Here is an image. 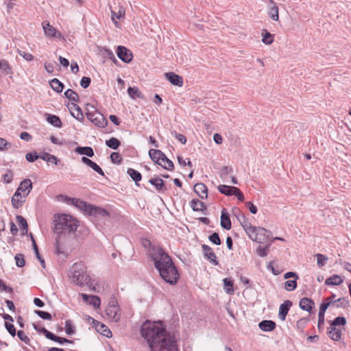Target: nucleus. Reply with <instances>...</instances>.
Returning a JSON list of instances; mask_svg holds the SVG:
<instances>
[{
  "mask_svg": "<svg viewBox=\"0 0 351 351\" xmlns=\"http://www.w3.org/2000/svg\"><path fill=\"white\" fill-rule=\"evenodd\" d=\"M141 334L151 351H178L176 340L161 322H145L141 325Z\"/></svg>",
  "mask_w": 351,
  "mask_h": 351,
  "instance_id": "obj_1",
  "label": "nucleus"
},
{
  "mask_svg": "<svg viewBox=\"0 0 351 351\" xmlns=\"http://www.w3.org/2000/svg\"><path fill=\"white\" fill-rule=\"evenodd\" d=\"M150 256L161 278L166 282L175 285L180 275L171 257L160 247L155 246L150 250Z\"/></svg>",
  "mask_w": 351,
  "mask_h": 351,
  "instance_id": "obj_2",
  "label": "nucleus"
},
{
  "mask_svg": "<svg viewBox=\"0 0 351 351\" xmlns=\"http://www.w3.org/2000/svg\"><path fill=\"white\" fill-rule=\"evenodd\" d=\"M60 197L64 202L74 205L77 208H79L80 210H83L85 215H91L96 217H105L109 216L108 211L103 208L88 204L85 202L76 198H70L64 195H61Z\"/></svg>",
  "mask_w": 351,
  "mask_h": 351,
  "instance_id": "obj_3",
  "label": "nucleus"
},
{
  "mask_svg": "<svg viewBox=\"0 0 351 351\" xmlns=\"http://www.w3.org/2000/svg\"><path fill=\"white\" fill-rule=\"evenodd\" d=\"M241 226L248 237L254 241L265 243L271 240V233L264 228L254 226L247 220L241 222Z\"/></svg>",
  "mask_w": 351,
  "mask_h": 351,
  "instance_id": "obj_4",
  "label": "nucleus"
},
{
  "mask_svg": "<svg viewBox=\"0 0 351 351\" xmlns=\"http://www.w3.org/2000/svg\"><path fill=\"white\" fill-rule=\"evenodd\" d=\"M69 277L71 282L78 286H84L90 282V277L86 273L85 268L82 263H74L69 270Z\"/></svg>",
  "mask_w": 351,
  "mask_h": 351,
  "instance_id": "obj_5",
  "label": "nucleus"
},
{
  "mask_svg": "<svg viewBox=\"0 0 351 351\" xmlns=\"http://www.w3.org/2000/svg\"><path fill=\"white\" fill-rule=\"evenodd\" d=\"M77 226V221L69 215H60L55 220V231L58 234L75 232Z\"/></svg>",
  "mask_w": 351,
  "mask_h": 351,
  "instance_id": "obj_6",
  "label": "nucleus"
},
{
  "mask_svg": "<svg viewBox=\"0 0 351 351\" xmlns=\"http://www.w3.org/2000/svg\"><path fill=\"white\" fill-rule=\"evenodd\" d=\"M86 115L90 121L99 128H105L108 124L107 119L93 105L86 106Z\"/></svg>",
  "mask_w": 351,
  "mask_h": 351,
  "instance_id": "obj_7",
  "label": "nucleus"
},
{
  "mask_svg": "<svg viewBox=\"0 0 351 351\" xmlns=\"http://www.w3.org/2000/svg\"><path fill=\"white\" fill-rule=\"evenodd\" d=\"M106 315L107 318L112 322H117L121 318V313L117 302L114 299H111L106 308Z\"/></svg>",
  "mask_w": 351,
  "mask_h": 351,
  "instance_id": "obj_8",
  "label": "nucleus"
},
{
  "mask_svg": "<svg viewBox=\"0 0 351 351\" xmlns=\"http://www.w3.org/2000/svg\"><path fill=\"white\" fill-rule=\"evenodd\" d=\"M42 27L44 31V34L49 38H58L64 39V37L61 32L58 31L56 27L51 25L48 21H43Z\"/></svg>",
  "mask_w": 351,
  "mask_h": 351,
  "instance_id": "obj_9",
  "label": "nucleus"
},
{
  "mask_svg": "<svg viewBox=\"0 0 351 351\" xmlns=\"http://www.w3.org/2000/svg\"><path fill=\"white\" fill-rule=\"evenodd\" d=\"M32 189V183L29 179L23 180L15 192V196L26 197Z\"/></svg>",
  "mask_w": 351,
  "mask_h": 351,
  "instance_id": "obj_10",
  "label": "nucleus"
},
{
  "mask_svg": "<svg viewBox=\"0 0 351 351\" xmlns=\"http://www.w3.org/2000/svg\"><path fill=\"white\" fill-rule=\"evenodd\" d=\"M117 56L124 62L129 63L132 61V53L125 47L119 46L117 50Z\"/></svg>",
  "mask_w": 351,
  "mask_h": 351,
  "instance_id": "obj_11",
  "label": "nucleus"
},
{
  "mask_svg": "<svg viewBox=\"0 0 351 351\" xmlns=\"http://www.w3.org/2000/svg\"><path fill=\"white\" fill-rule=\"evenodd\" d=\"M165 76L173 85L178 86L179 87H181L183 85L182 77L173 72L165 73Z\"/></svg>",
  "mask_w": 351,
  "mask_h": 351,
  "instance_id": "obj_12",
  "label": "nucleus"
},
{
  "mask_svg": "<svg viewBox=\"0 0 351 351\" xmlns=\"http://www.w3.org/2000/svg\"><path fill=\"white\" fill-rule=\"evenodd\" d=\"M81 296L84 302L88 303L90 305H92L95 308H97L100 306L101 300L98 296L88 295L85 293H82Z\"/></svg>",
  "mask_w": 351,
  "mask_h": 351,
  "instance_id": "obj_13",
  "label": "nucleus"
},
{
  "mask_svg": "<svg viewBox=\"0 0 351 351\" xmlns=\"http://www.w3.org/2000/svg\"><path fill=\"white\" fill-rule=\"evenodd\" d=\"M220 223L221 227L227 230L231 228L232 225L230 216L225 208L221 210Z\"/></svg>",
  "mask_w": 351,
  "mask_h": 351,
  "instance_id": "obj_14",
  "label": "nucleus"
},
{
  "mask_svg": "<svg viewBox=\"0 0 351 351\" xmlns=\"http://www.w3.org/2000/svg\"><path fill=\"white\" fill-rule=\"evenodd\" d=\"M202 249L205 256L209 259L215 265H217L219 262L217 261L216 255L212 248L207 245H203Z\"/></svg>",
  "mask_w": 351,
  "mask_h": 351,
  "instance_id": "obj_15",
  "label": "nucleus"
},
{
  "mask_svg": "<svg viewBox=\"0 0 351 351\" xmlns=\"http://www.w3.org/2000/svg\"><path fill=\"white\" fill-rule=\"evenodd\" d=\"M194 191L201 199H205L208 197V189L203 183H197L193 187Z\"/></svg>",
  "mask_w": 351,
  "mask_h": 351,
  "instance_id": "obj_16",
  "label": "nucleus"
},
{
  "mask_svg": "<svg viewBox=\"0 0 351 351\" xmlns=\"http://www.w3.org/2000/svg\"><path fill=\"white\" fill-rule=\"evenodd\" d=\"M125 14V11L124 8L122 6H119L118 12H115L114 10H111V19L117 27L120 26L119 23L117 21V19H121L124 17Z\"/></svg>",
  "mask_w": 351,
  "mask_h": 351,
  "instance_id": "obj_17",
  "label": "nucleus"
},
{
  "mask_svg": "<svg viewBox=\"0 0 351 351\" xmlns=\"http://www.w3.org/2000/svg\"><path fill=\"white\" fill-rule=\"evenodd\" d=\"M327 333L332 340L337 341H339L341 337L342 331L337 327L330 326V327L328 328Z\"/></svg>",
  "mask_w": 351,
  "mask_h": 351,
  "instance_id": "obj_18",
  "label": "nucleus"
},
{
  "mask_svg": "<svg viewBox=\"0 0 351 351\" xmlns=\"http://www.w3.org/2000/svg\"><path fill=\"white\" fill-rule=\"evenodd\" d=\"M95 326L97 331L98 332H99L100 334H101L102 335H104L108 338L112 337V333L111 330L105 324H101L99 322H97L95 324Z\"/></svg>",
  "mask_w": 351,
  "mask_h": 351,
  "instance_id": "obj_19",
  "label": "nucleus"
},
{
  "mask_svg": "<svg viewBox=\"0 0 351 351\" xmlns=\"http://www.w3.org/2000/svg\"><path fill=\"white\" fill-rule=\"evenodd\" d=\"M291 305L292 302L289 300H287L280 306L278 316L281 320L284 321L285 319Z\"/></svg>",
  "mask_w": 351,
  "mask_h": 351,
  "instance_id": "obj_20",
  "label": "nucleus"
},
{
  "mask_svg": "<svg viewBox=\"0 0 351 351\" xmlns=\"http://www.w3.org/2000/svg\"><path fill=\"white\" fill-rule=\"evenodd\" d=\"M82 162L84 164H85L87 166L92 168L95 171L98 173L99 175L103 176H104V173L103 170L101 169V168L98 165H97L95 162H94L93 161L90 160L89 158H88L85 156H83L82 158Z\"/></svg>",
  "mask_w": 351,
  "mask_h": 351,
  "instance_id": "obj_21",
  "label": "nucleus"
},
{
  "mask_svg": "<svg viewBox=\"0 0 351 351\" xmlns=\"http://www.w3.org/2000/svg\"><path fill=\"white\" fill-rule=\"evenodd\" d=\"M69 110L71 115L76 119L79 121L83 119L84 116L80 106H78L77 104L72 103L69 107Z\"/></svg>",
  "mask_w": 351,
  "mask_h": 351,
  "instance_id": "obj_22",
  "label": "nucleus"
},
{
  "mask_svg": "<svg viewBox=\"0 0 351 351\" xmlns=\"http://www.w3.org/2000/svg\"><path fill=\"white\" fill-rule=\"evenodd\" d=\"M260 329L265 332L272 331L276 328V323L271 320H263L258 324Z\"/></svg>",
  "mask_w": 351,
  "mask_h": 351,
  "instance_id": "obj_23",
  "label": "nucleus"
},
{
  "mask_svg": "<svg viewBox=\"0 0 351 351\" xmlns=\"http://www.w3.org/2000/svg\"><path fill=\"white\" fill-rule=\"evenodd\" d=\"M299 305L302 310L311 312L314 305V302L310 298H303L300 300Z\"/></svg>",
  "mask_w": 351,
  "mask_h": 351,
  "instance_id": "obj_24",
  "label": "nucleus"
},
{
  "mask_svg": "<svg viewBox=\"0 0 351 351\" xmlns=\"http://www.w3.org/2000/svg\"><path fill=\"white\" fill-rule=\"evenodd\" d=\"M149 155L151 159L156 164H158L162 157H165V154L162 152L154 149H151L149 151Z\"/></svg>",
  "mask_w": 351,
  "mask_h": 351,
  "instance_id": "obj_25",
  "label": "nucleus"
},
{
  "mask_svg": "<svg viewBox=\"0 0 351 351\" xmlns=\"http://www.w3.org/2000/svg\"><path fill=\"white\" fill-rule=\"evenodd\" d=\"M237 187L221 184L218 186V190L222 194L230 196L234 195Z\"/></svg>",
  "mask_w": 351,
  "mask_h": 351,
  "instance_id": "obj_26",
  "label": "nucleus"
},
{
  "mask_svg": "<svg viewBox=\"0 0 351 351\" xmlns=\"http://www.w3.org/2000/svg\"><path fill=\"white\" fill-rule=\"evenodd\" d=\"M343 282V280L340 276L335 274L328 278L325 281V284L326 285H339Z\"/></svg>",
  "mask_w": 351,
  "mask_h": 351,
  "instance_id": "obj_27",
  "label": "nucleus"
},
{
  "mask_svg": "<svg viewBox=\"0 0 351 351\" xmlns=\"http://www.w3.org/2000/svg\"><path fill=\"white\" fill-rule=\"evenodd\" d=\"M269 3L272 5V6L269 8L268 14L272 20L277 21L279 18L278 8L273 0H271Z\"/></svg>",
  "mask_w": 351,
  "mask_h": 351,
  "instance_id": "obj_28",
  "label": "nucleus"
},
{
  "mask_svg": "<svg viewBox=\"0 0 351 351\" xmlns=\"http://www.w3.org/2000/svg\"><path fill=\"white\" fill-rule=\"evenodd\" d=\"M191 207L194 211H203L206 209L204 203L197 199H193L191 202Z\"/></svg>",
  "mask_w": 351,
  "mask_h": 351,
  "instance_id": "obj_29",
  "label": "nucleus"
},
{
  "mask_svg": "<svg viewBox=\"0 0 351 351\" xmlns=\"http://www.w3.org/2000/svg\"><path fill=\"white\" fill-rule=\"evenodd\" d=\"M158 165L169 171H172L173 168V162L167 158L165 155V157H162L160 158V161L158 162Z\"/></svg>",
  "mask_w": 351,
  "mask_h": 351,
  "instance_id": "obj_30",
  "label": "nucleus"
},
{
  "mask_svg": "<svg viewBox=\"0 0 351 351\" xmlns=\"http://www.w3.org/2000/svg\"><path fill=\"white\" fill-rule=\"evenodd\" d=\"M40 158L47 162L53 163L56 165H58V162H60V160L56 156L51 155L46 152L40 155Z\"/></svg>",
  "mask_w": 351,
  "mask_h": 351,
  "instance_id": "obj_31",
  "label": "nucleus"
},
{
  "mask_svg": "<svg viewBox=\"0 0 351 351\" xmlns=\"http://www.w3.org/2000/svg\"><path fill=\"white\" fill-rule=\"evenodd\" d=\"M75 152L81 155H85L88 157L94 156V152L90 147H77Z\"/></svg>",
  "mask_w": 351,
  "mask_h": 351,
  "instance_id": "obj_32",
  "label": "nucleus"
},
{
  "mask_svg": "<svg viewBox=\"0 0 351 351\" xmlns=\"http://www.w3.org/2000/svg\"><path fill=\"white\" fill-rule=\"evenodd\" d=\"M47 121L55 127L60 128L62 126L61 120L56 115L47 114Z\"/></svg>",
  "mask_w": 351,
  "mask_h": 351,
  "instance_id": "obj_33",
  "label": "nucleus"
},
{
  "mask_svg": "<svg viewBox=\"0 0 351 351\" xmlns=\"http://www.w3.org/2000/svg\"><path fill=\"white\" fill-rule=\"evenodd\" d=\"M26 197H21V196H15V193L13 195L11 202L12 204V206L14 208H20L22 204L25 202Z\"/></svg>",
  "mask_w": 351,
  "mask_h": 351,
  "instance_id": "obj_34",
  "label": "nucleus"
},
{
  "mask_svg": "<svg viewBox=\"0 0 351 351\" xmlns=\"http://www.w3.org/2000/svg\"><path fill=\"white\" fill-rule=\"evenodd\" d=\"M149 182L154 185L158 191L162 190L164 188L163 180L158 177L152 178L149 180Z\"/></svg>",
  "mask_w": 351,
  "mask_h": 351,
  "instance_id": "obj_35",
  "label": "nucleus"
},
{
  "mask_svg": "<svg viewBox=\"0 0 351 351\" xmlns=\"http://www.w3.org/2000/svg\"><path fill=\"white\" fill-rule=\"evenodd\" d=\"M50 86L51 88L57 93L62 92L64 87L63 84L56 78L53 79L50 82Z\"/></svg>",
  "mask_w": 351,
  "mask_h": 351,
  "instance_id": "obj_36",
  "label": "nucleus"
},
{
  "mask_svg": "<svg viewBox=\"0 0 351 351\" xmlns=\"http://www.w3.org/2000/svg\"><path fill=\"white\" fill-rule=\"evenodd\" d=\"M128 93L132 99H136V97L143 98V95L137 87H129L128 88Z\"/></svg>",
  "mask_w": 351,
  "mask_h": 351,
  "instance_id": "obj_37",
  "label": "nucleus"
},
{
  "mask_svg": "<svg viewBox=\"0 0 351 351\" xmlns=\"http://www.w3.org/2000/svg\"><path fill=\"white\" fill-rule=\"evenodd\" d=\"M333 304V300L331 299V298H327L326 299V302H323L320 304L319 313L320 315H324L326 311L327 308L331 305Z\"/></svg>",
  "mask_w": 351,
  "mask_h": 351,
  "instance_id": "obj_38",
  "label": "nucleus"
},
{
  "mask_svg": "<svg viewBox=\"0 0 351 351\" xmlns=\"http://www.w3.org/2000/svg\"><path fill=\"white\" fill-rule=\"evenodd\" d=\"M223 281L225 291L228 294H232L234 291L232 280L226 278Z\"/></svg>",
  "mask_w": 351,
  "mask_h": 351,
  "instance_id": "obj_39",
  "label": "nucleus"
},
{
  "mask_svg": "<svg viewBox=\"0 0 351 351\" xmlns=\"http://www.w3.org/2000/svg\"><path fill=\"white\" fill-rule=\"evenodd\" d=\"M130 178L136 182L141 180V174L134 169L129 168L127 171Z\"/></svg>",
  "mask_w": 351,
  "mask_h": 351,
  "instance_id": "obj_40",
  "label": "nucleus"
},
{
  "mask_svg": "<svg viewBox=\"0 0 351 351\" xmlns=\"http://www.w3.org/2000/svg\"><path fill=\"white\" fill-rule=\"evenodd\" d=\"M64 95L66 98H68L69 100L76 102L79 101V96L72 89H67L64 92Z\"/></svg>",
  "mask_w": 351,
  "mask_h": 351,
  "instance_id": "obj_41",
  "label": "nucleus"
},
{
  "mask_svg": "<svg viewBox=\"0 0 351 351\" xmlns=\"http://www.w3.org/2000/svg\"><path fill=\"white\" fill-rule=\"evenodd\" d=\"M297 280L298 279L293 278V280H287L285 282V289L287 291H292L295 290L296 289L297 285H298Z\"/></svg>",
  "mask_w": 351,
  "mask_h": 351,
  "instance_id": "obj_42",
  "label": "nucleus"
},
{
  "mask_svg": "<svg viewBox=\"0 0 351 351\" xmlns=\"http://www.w3.org/2000/svg\"><path fill=\"white\" fill-rule=\"evenodd\" d=\"M106 144L108 147L113 149H117L119 147L121 143L117 138L112 137L109 140L106 141Z\"/></svg>",
  "mask_w": 351,
  "mask_h": 351,
  "instance_id": "obj_43",
  "label": "nucleus"
},
{
  "mask_svg": "<svg viewBox=\"0 0 351 351\" xmlns=\"http://www.w3.org/2000/svg\"><path fill=\"white\" fill-rule=\"evenodd\" d=\"M265 34H262V42L265 45H271L274 42V35L264 30Z\"/></svg>",
  "mask_w": 351,
  "mask_h": 351,
  "instance_id": "obj_44",
  "label": "nucleus"
},
{
  "mask_svg": "<svg viewBox=\"0 0 351 351\" xmlns=\"http://www.w3.org/2000/svg\"><path fill=\"white\" fill-rule=\"evenodd\" d=\"M3 72L6 75H12V70L7 60H3L1 62V68Z\"/></svg>",
  "mask_w": 351,
  "mask_h": 351,
  "instance_id": "obj_45",
  "label": "nucleus"
},
{
  "mask_svg": "<svg viewBox=\"0 0 351 351\" xmlns=\"http://www.w3.org/2000/svg\"><path fill=\"white\" fill-rule=\"evenodd\" d=\"M34 328L38 332L43 334L46 338L50 339L53 333L48 331L45 328L34 324Z\"/></svg>",
  "mask_w": 351,
  "mask_h": 351,
  "instance_id": "obj_46",
  "label": "nucleus"
},
{
  "mask_svg": "<svg viewBox=\"0 0 351 351\" xmlns=\"http://www.w3.org/2000/svg\"><path fill=\"white\" fill-rule=\"evenodd\" d=\"M270 243L265 247L259 246L256 249V254L261 257H265L268 254Z\"/></svg>",
  "mask_w": 351,
  "mask_h": 351,
  "instance_id": "obj_47",
  "label": "nucleus"
},
{
  "mask_svg": "<svg viewBox=\"0 0 351 351\" xmlns=\"http://www.w3.org/2000/svg\"><path fill=\"white\" fill-rule=\"evenodd\" d=\"M12 148V143L8 142L3 138H0V152L7 151Z\"/></svg>",
  "mask_w": 351,
  "mask_h": 351,
  "instance_id": "obj_48",
  "label": "nucleus"
},
{
  "mask_svg": "<svg viewBox=\"0 0 351 351\" xmlns=\"http://www.w3.org/2000/svg\"><path fill=\"white\" fill-rule=\"evenodd\" d=\"M32 245H33V250L34 251V253L36 254V256L37 258L40 262L43 267H45V261H44L43 258L40 256V255L39 254L38 246H37V245L36 243V241H35V240H34V239L33 238L32 236Z\"/></svg>",
  "mask_w": 351,
  "mask_h": 351,
  "instance_id": "obj_49",
  "label": "nucleus"
},
{
  "mask_svg": "<svg viewBox=\"0 0 351 351\" xmlns=\"http://www.w3.org/2000/svg\"><path fill=\"white\" fill-rule=\"evenodd\" d=\"M346 324V319L343 317H337L332 321L330 326L337 327V326H345Z\"/></svg>",
  "mask_w": 351,
  "mask_h": 351,
  "instance_id": "obj_50",
  "label": "nucleus"
},
{
  "mask_svg": "<svg viewBox=\"0 0 351 351\" xmlns=\"http://www.w3.org/2000/svg\"><path fill=\"white\" fill-rule=\"evenodd\" d=\"M17 222L19 223L20 227L22 230L26 233L27 232V223L24 217L22 216L18 215L16 217Z\"/></svg>",
  "mask_w": 351,
  "mask_h": 351,
  "instance_id": "obj_51",
  "label": "nucleus"
},
{
  "mask_svg": "<svg viewBox=\"0 0 351 351\" xmlns=\"http://www.w3.org/2000/svg\"><path fill=\"white\" fill-rule=\"evenodd\" d=\"M316 257H317V263L319 267H322L326 264L328 258L326 256H324L322 254H317Z\"/></svg>",
  "mask_w": 351,
  "mask_h": 351,
  "instance_id": "obj_52",
  "label": "nucleus"
},
{
  "mask_svg": "<svg viewBox=\"0 0 351 351\" xmlns=\"http://www.w3.org/2000/svg\"><path fill=\"white\" fill-rule=\"evenodd\" d=\"M75 327L73 326L71 320H67L65 323V332L68 335H71L75 333Z\"/></svg>",
  "mask_w": 351,
  "mask_h": 351,
  "instance_id": "obj_53",
  "label": "nucleus"
},
{
  "mask_svg": "<svg viewBox=\"0 0 351 351\" xmlns=\"http://www.w3.org/2000/svg\"><path fill=\"white\" fill-rule=\"evenodd\" d=\"M50 340L51 341H56L60 344H62L64 343H73V341L71 340H69V339H67L66 338H63V337H58L55 335H52Z\"/></svg>",
  "mask_w": 351,
  "mask_h": 351,
  "instance_id": "obj_54",
  "label": "nucleus"
},
{
  "mask_svg": "<svg viewBox=\"0 0 351 351\" xmlns=\"http://www.w3.org/2000/svg\"><path fill=\"white\" fill-rule=\"evenodd\" d=\"M209 241L212 242L213 244L219 245L221 244V239L219 237V234L216 232L213 233L208 237Z\"/></svg>",
  "mask_w": 351,
  "mask_h": 351,
  "instance_id": "obj_55",
  "label": "nucleus"
},
{
  "mask_svg": "<svg viewBox=\"0 0 351 351\" xmlns=\"http://www.w3.org/2000/svg\"><path fill=\"white\" fill-rule=\"evenodd\" d=\"M25 158L28 162H33L38 158H40V156L36 154V152H29L25 155Z\"/></svg>",
  "mask_w": 351,
  "mask_h": 351,
  "instance_id": "obj_56",
  "label": "nucleus"
},
{
  "mask_svg": "<svg viewBox=\"0 0 351 351\" xmlns=\"http://www.w3.org/2000/svg\"><path fill=\"white\" fill-rule=\"evenodd\" d=\"M16 264L18 267H22L25 265L24 256L21 254H17L15 256Z\"/></svg>",
  "mask_w": 351,
  "mask_h": 351,
  "instance_id": "obj_57",
  "label": "nucleus"
},
{
  "mask_svg": "<svg viewBox=\"0 0 351 351\" xmlns=\"http://www.w3.org/2000/svg\"><path fill=\"white\" fill-rule=\"evenodd\" d=\"M17 336L22 341H24L26 344H29L30 339L25 335L24 331L19 330L17 332Z\"/></svg>",
  "mask_w": 351,
  "mask_h": 351,
  "instance_id": "obj_58",
  "label": "nucleus"
},
{
  "mask_svg": "<svg viewBox=\"0 0 351 351\" xmlns=\"http://www.w3.org/2000/svg\"><path fill=\"white\" fill-rule=\"evenodd\" d=\"M36 313L42 319H47V320H51V315L48 312L42 311H36Z\"/></svg>",
  "mask_w": 351,
  "mask_h": 351,
  "instance_id": "obj_59",
  "label": "nucleus"
},
{
  "mask_svg": "<svg viewBox=\"0 0 351 351\" xmlns=\"http://www.w3.org/2000/svg\"><path fill=\"white\" fill-rule=\"evenodd\" d=\"M111 161L115 164H119L121 161V157L117 152H113L110 155Z\"/></svg>",
  "mask_w": 351,
  "mask_h": 351,
  "instance_id": "obj_60",
  "label": "nucleus"
},
{
  "mask_svg": "<svg viewBox=\"0 0 351 351\" xmlns=\"http://www.w3.org/2000/svg\"><path fill=\"white\" fill-rule=\"evenodd\" d=\"M5 326L8 331V332L12 336L14 337L16 335V329L13 324L10 323H5Z\"/></svg>",
  "mask_w": 351,
  "mask_h": 351,
  "instance_id": "obj_61",
  "label": "nucleus"
},
{
  "mask_svg": "<svg viewBox=\"0 0 351 351\" xmlns=\"http://www.w3.org/2000/svg\"><path fill=\"white\" fill-rule=\"evenodd\" d=\"M4 4L5 5L8 11L10 12L16 5V0H4Z\"/></svg>",
  "mask_w": 351,
  "mask_h": 351,
  "instance_id": "obj_62",
  "label": "nucleus"
},
{
  "mask_svg": "<svg viewBox=\"0 0 351 351\" xmlns=\"http://www.w3.org/2000/svg\"><path fill=\"white\" fill-rule=\"evenodd\" d=\"M19 54L27 61H31L34 59L33 55L30 53L19 51Z\"/></svg>",
  "mask_w": 351,
  "mask_h": 351,
  "instance_id": "obj_63",
  "label": "nucleus"
},
{
  "mask_svg": "<svg viewBox=\"0 0 351 351\" xmlns=\"http://www.w3.org/2000/svg\"><path fill=\"white\" fill-rule=\"evenodd\" d=\"M90 84V78L88 77H83L80 81V85L84 88H86Z\"/></svg>",
  "mask_w": 351,
  "mask_h": 351,
  "instance_id": "obj_64",
  "label": "nucleus"
}]
</instances>
